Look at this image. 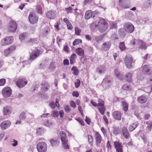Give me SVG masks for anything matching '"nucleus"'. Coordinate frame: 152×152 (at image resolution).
Returning <instances> with one entry per match:
<instances>
[{
  "label": "nucleus",
  "mask_w": 152,
  "mask_h": 152,
  "mask_svg": "<svg viewBox=\"0 0 152 152\" xmlns=\"http://www.w3.org/2000/svg\"><path fill=\"white\" fill-rule=\"evenodd\" d=\"M130 44L134 47L139 48L141 49H145L147 48V45L145 42L140 40L134 39L131 41Z\"/></svg>",
  "instance_id": "obj_1"
},
{
  "label": "nucleus",
  "mask_w": 152,
  "mask_h": 152,
  "mask_svg": "<svg viewBox=\"0 0 152 152\" xmlns=\"http://www.w3.org/2000/svg\"><path fill=\"white\" fill-rule=\"evenodd\" d=\"M108 27V24L104 19H100L97 24V28L99 31L103 33L105 31Z\"/></svg>",
  "instance_id": "obj_2"
},
{
  "label": "nucleus",
  "mask_w": 152,
  "mask_h": 152,
  "mask_svg": "<svg viewBox=\"0 0 152 152\" xmlns=\"http://www.w3.org/2000/svg\"><path fill=\"white\" fill-rule=\"evenodd\" d=\"M60 135L61 137V140L62 143L63 147L66 149H69V146L68 145V141L65 132L61 131L60 132Z\"/></svg>",
  "instance_id": "obj_3"
},
{
  "label": "nucleus",
  "mask_w": 152,
  "mask_h": 152,
  "mask_svg": "<svg viewBox=\"0 0 152 152\" xmlns=\"http://www.w3.org/2000/svg\"><path fill=\"white\" fill-rule=\"evenodd\" d=\"M124 29L126 32L131 34L134 31V27L132 23L129 22L124 24Z\"/></svg>",
  "instance_id": "obj_4"
},
{
  "label": "nucleus",
  "mask_w": 152,
  "mask_h": 152,
  "mask_svg": "<svg viewBox=\"0 0 152 152\" xmlns=\"http://www.w3.org/2000/svg\"><path fill=\"white\" fill-rule=\"evenodd\" d=\"M37 150L39 152H45L47 150V145L45 142H39L37 146Z\"/></svg>",
  "instance_id": "obj_5"
},
{
  "label": "nucleus",
  "mask_w": 152,
  "mask_h": 152,
  "mask_svg": "<svg viewBox=\"0 0 152 152\" xmlns=\"http://www.w3.org/2000/svg\"><path fill=\"white\" fill-rule=\"evenodd\" d=\"M133 63V59L132 56L130 55L126 56L125 59V65L127 68L130 69L132 67V64Z\"/></svg>",
  "instance_id": "obj_6"
},
{
  "label": "nucleus",
  "mask_w": 152,
  "mask_h": 152,
  "mask_svg": "<svg viewBox=\"0 0 152 152\" xmlns=\"http://www.w3.org/2000/svg\"><path fill=\"white\" fill-rule=\"evenodd\" d=\"M13 40L14 38L12 37H6L1 40V45L2 46H5L11 44L12 43Z\"/></svg>",
  "instance_id": "obj_7"
},
{
  "label": "nucleus",
  "mask_w": 152,
  "mask_h": 152,
  "mask_svg": "<svg viewBox=\"0 0 152 152\" xmlns=\"http://www.w3.org/2000/svg\"><path fill=\"white\" fill-rule=\"evenodd\" d=\"M12 107L11 106H6L2 109L3 115L4 116H7L10 115L12 112Z\"/></svg>",
  "instance_id": "obj_8"
},
{
  "label": "nucleus",
  "mask_w": 152,
  "mask_h": 152,
  "mask_svg": "<svg viewBox=\"0 0 152 152\" xmlns=\"http://www.w3.org/2000/svg\"><path fill=\"white\" fill-rule=\"evenodd\" d=\"M2 94L4 98H8L12 94V90L10 88L7 87L4 88L2 90Z\"/></svg>",
  "instance_id": "obj_9"
},
{
  "label": "nucleus",
  "mask_w": 152,
  "mask_h": 152,
  "mask_svg": "<svg viewBox=\"0 0 152 152\" xmlns=\"http://www.w3.org/2000/svg\"><path fill=\"white\" fill-rule=\"evenodd\" d=\"M130 4L129 0H119V6L122 8H129Z\"/></svg>",
  "instance_id": "obj_10"
},
{
  "label": "nucleus",
  "mask_w": 152,
  "mask_h": 152,
  "mask_svg": "<svg viewBox=\"0 0 152 152\" xmlns=\"http://www.w3.org/2000/svg\"><path fill=\"white\" fill-rule=\"evenodd\" d=\"M111 84V78L109 76H107L103 79L102 85L105 88H108Z\"/></svg>",
  "instance_id": "obj_11"
},
{
  "label": "nucleus",
  "mask_w": 152,
  "mask_h": 152,
  "mask_svg": "<svg viewBox=\"0 0 152 152\" xmlns=\"http://www.w3.org/2000/svg\"><path fill=\"white\" fill-rule=\"evenodd\" d=\"M98 103L99 110L102 115H103L104 114V112L105 110V107L104 106V102L102 99H98Z\"/></svg>",
  "instance_id": "obj_12"
},
{
  "label": "nucleus",
  "mask_w": 152,
  "mask_h": 152,
  "mask_svg": "<svg viewBox=\"0 0 152 152\" xmlns=\"http://www.w3.org/2000/svg\"><path fill=\"white\" fill-rule=\"evenodd\" d=\"M27 80L25 78L19 79L17 82V85L19 88H22L27 83Z\"/></svg>",
  "instance_id": "obj_13"
},
{
  "label": "nucleus",
  "mask_w": 152,
  "mask_h": 152,
  "mask_svg": "<svg viewBox=\"0 0 152 152\" xmlns=\"http://www.w3.org/2000/svg\"><path fill=\"white\" fill-rule=\"evenodd\" d=\"M38 18L35 13H31L29 15L28 19L30 22L32 24L36 23L38 20Z\"/></svg>",
  "instance_id": "obj_14"
},
{
  "label": "nucleus",
  "mask_w": 152,
  "mask_h": 152,
  "mask_svg": "<svg viewBox=\"0 0 152 152\" xmlns=\"http://www.w3.org/2000/svg\"><path fill=\"white\" fill-rule=\"evenodd\" d=\"M39 51L38 49L35 48L34 50H32L31 53H30V60H33L36 58L39 55Z\"/></svg>",
  "instance_id": "obj_15"
},
{
  "label": "nucleus",
  "mask_w": 152,
  "mask_h": 152,
  "mask_svg": "<svg viewBox=\"0 0 152 152\" xmlns=\"http://www.w3.org/2000/svg\"><path fill=\"white\" fill-rule=\"evenodd\" d=\"M95 139L96 140V144L97 146H100V144L102 140V138L99 133L96 132L95 133Z\"/></svg>",
  "instance_id": "obj_16"
},
{
  "label": "nucleus",
  "mask_w": 152,
  "mask_h": 152,
  "mask_svg": "<svg viewBox=\"0 0 152 152\" xmlns=\"http://www.w3.org/2000/svg\"><path fill=\"white\" fill-rule=\"evenodd\" d=\"M16 49V47L14 45H12L4 51V54L5 56H8L11 52L14 51Z\"/></svg>",
  "instance_id": "obj_17"
},
{
  "label": "nucleus",
  "mask_w": 152,
  "mask_h": 152,
  "mask_svg": "<svg viewBox=\"0 0 152 152\" xmlns=\"http://www.w3.org/2000/svg\"><path fill=\"white\" fill-rule=\"evenodd\" d=\"M11 123L9 121H5L2 122L0 125L1 129L2 130H5L8 128L11 125Z\"/></svg>",
  "instance_id": "obj_18"
},
{
  "label": "nucleus",
  "mask_w": 152,
  "mask_h": 152,
  "mask_svg": "<svg viewBox=\"0 0 152 152\" xmlns=\"http://www.w3.org/2000/svg\"><path fill=\"white\" fill-rule=\"evenodd\" d=\"M17 29V24L14 21H11L9 24L8 30L10 31L15 32Z\"/></svg>",
  "instance_id": "obj_19"
},
{
  "label": "nucleus",
  "mask_w": 152,
  "mask_h": 152,
  "mask_svg": "<svg viewBox=\"0 0 152 152\" xmlns=\"http://www.w3.org/2000/svg\"><path fill=\"white\" fill-rule=\"evenodd\" d=\"M41 90L43 92H47L50 88V86L49 83L46 81H45L41 84Z\"/></svg>",
  "instance_id": "obj_20"
},
{
  "label": "nucleus",
  "mask_w": 152,
  "mask_h": 152,
  "mask_svg": "<svg viewBox=\"0 0 152 152\" xmlns=\"http://www.w3.org/2000/svg\"><path fill=\"white\" fill-rule=\"evenodd\" d=\"M114 145L116 152H123V146L121 143L117 141H115Z\"/></svg>",
  "instance_id": "obj_21"
},
{
  "label": "nucleus",
  "mask_w": 152,
  "mask_h": 152,
  "mask_svg": "<svg viewBox=\"0 0 152 152\" xmlns=\"http://www.w3.org/2000/svg\"><path fill=\"white\" fill-rule=\"evenodd\" d=\"M46 16L49 19H53L56 17V12L55 11H50L46 13Z\"/></svg>",
  "instance_id": "obj_22"
},
{
  "label": "nucleus",
  "mask_w": 152,
  "mask_h": 152,
  "mask_svg": "<svg viewBox=\"0 0 152 152\" xmlns=\"http://www.w3.org/2000/svg\"><path fill=\"white\" fill-rule=\"evenodd\" d=\"M112 115L114 118L116 120H120L121 119V113L120 111H116L114 112Z\"/></svg>",
  "instance_id": "obj_23"
},
{
  "label": "nucleus",
  "mask_w": 152,
  "mask_h": 152,
  "mask_svg": "<svg viewBox=\"0 0 152 152\" xmlns=\"http://www.w3.org/2000/svg\"><path fill=\"white\" fill-rule=\"evenodd\" d=\"M142 71L145 75H149L152 73V71L147 65H145L143 66Z\"/></svg>",
  "instance_id": "obj_24"
},
{
  "label": "nucleus",
  "mask_w": 152,
  "mask_h": 152,
  "mask_svg": "<svg viewBox=\"0 0 152 152\" xmlns=\"http://www.w3.org/2000/svg\"><path fill=\"white\" fill-rule=\"evenodd\" d=\"M122 132L124 137L126 139H128L129 137V134L126 127H124L121 130Z\"/></svg>",
  "instance_id": "obj_25"
},
{
  "label": "nucleus",
  "mask_w": 152,
  "mask_h": 152,
  "mask_svg": "<svg viewBox=\"0 0 152 152\" xmlns=\"http://www.w3.org/2000/svg\"><path fill=\"white\" fill-rule=\"evenodd\" d=\"M111 44L110 42H108L104 43L102 46L101 49L104 50H107L110 48Z\"/></svg>",
  "instance_id": "obj_26"
},
{
  "label": "nucleus",
  "mask_w": 152,
  "mask_h": 152,
  "mask_svg": "<svg viewBox=\"0 0 152 152\" xmlns=\"http://www.w3.org/2000/svg\"><path fill=\"white\" fill-rule=\"evenodd\" d=\"M147 98L144 95H142L139 97L137 98L138 102L141 104L145 103L147 101Z\"/></svg>",
  "instance_id": "obj_27"
},
{
  "label": "nucleus",
  "mask_w": 152,
  "mask_h": 152,
  "mask_svg": "<svg viewBox=\"0 0 152 152\" xmlns=\"http://www.w3.org/2000/svg\"><path fill=\"white\" fill-rule=\"evenodd\" d=\"M43 124L44 125L49 127H51L54 125L53 123L51 120L49 121L47 120L45 121Z\"/></svg>",
  "instance_id": "obj_28"
},
{
  "label": "nucleus",
  "mask_w": 152,
  "mask_h": 152,
  "mask_svg": "<svg viewBox=\"0 0 152 152\" xmlns=\"http://www.w3.org/2000/svg\"><path fill=\"white\" fill-rule=\"evenodd\" d=\"M58 100L57 99H56L55 103L54 102H51L49 104L50 107L52 109H54L55 108L56 106L57 107H58L59 105L58 103Z\"/></svg>",
  "instance_id": "obj_29"
},
{
  "label": "nucleus",
  "mask_w": 152,
  "mask_h": 152,
  "mask_svg": "<svg viewBox=\"0 0 152 152\" xmlns=\"http://www.w3.org/2000/svg\"><path fill=\"white\" fill-rule=\"evenodd\" d=\"M75 52L77 55L81 56H83L84 54V50L81 48H78L76 49Z\"/></svg>",
  "instance_id": "obj_30"
},
{
  "label": "nucleus",
  "mask_w": 152,
  "mask_h": 152,
  "mask_svg": "<svg viewBox=\"0 0 152 152\" xmlns=\"http://www.w3.org/2000/svg\"><path fill=\"white\" fill-rule=\"evenodd\" d=\"M93 15V12L91 10L87 11L85 14V18L86 19H88L91 17Z\"/></svg>",
  "instance_id": "obj_31"
},
{
  "label": "nucleus",
  "mask_w": 152,
  "mask_h": 152,
  "mask_svg": "<svg viewBox=\"0 0 152 152\" xmlns=\"http://www.w3.org/2000/svg\"><path fill=\"white\" fill-rule=\"evenodd\" d=\"M122 88L125 90L129 91L132 89V87L129 83H126L122 87Z\"/></svg>",
  "instance_id": "obj_32"
},
{
  "label": "nucleus",
  "mask_w": 152,
  "mask_h": 152,
  "mask_svg": "<svg viewBox=\"0 0 152 152\" xmlns=\"http://www.w3.org/2000/svg\"><path fill=\"white\" fill-rule=\"evenodd\" d=\"M50 142L53 146H55L58 145L59 142L56 139H52L50 140Z\"/></svg>",
  "instance_id": "obj_33"
},
{
  "label": "nucleus",
  "mask_w": 152,
  "mask_h": 152,
  "mask_svg": "<svg viewBox=\"0 0 152 152\" xmlns=\"http://www.w3.org/2000/svg\"><path fill=\"white\" fill-rule=\"evenodd\" d=\"M34 115L27 112L26 120L28 122L34 118Z\"/></svg>",
  "instance_id": "obj_34"
},
{
  "label": "nucleus",
  "mask_w": 152,
  "mask_h": 152,
  "mask_svg": "<svg viewBox=\"0 0 152 152\" xmlns=\"http://www.w3.org/2000/svg\"><path fill=\"white\" fill-rule=\"evenodd\" d=\"M106 70V68L103 66H100L97 68V71L100 74L104 73Z\"/></svg>",
  "instance_id": "obj_35"
},
{
  "label": "nucleus",
  "mask_w": 152,
  "mask_h": 152,
  "mask_svg": "<svg viewBox=\"0 0 152 152\" xmlns=\"http://www.w3.org/2000/svg\"><path fill=\"white\" fill-rule=\"evenodd\" d=\"M132 74L128 72L126 75L125 79L128 82H130L132 80Z\"/></svg>",
  "instance_id": "obj_36"
},
{
  "label": "nucleus",
  "mask_w": 152,
  "mask_h": 152,
  "mask_svg": "<svg viewBox=\"0 0 152 152\" xmlns=\"http://www.w3.org/2000/svg\"><path fill=\"white\" fill-rule=\"evenodd\" d=\"M27 112H23L20 114L19 118L20 120L26 119Z\"/></svg>",
  "instance_id": "obj_37"
},
{
  "label": "nucleus",
  "mask_w": 152,
  "mask_h": 152,
  "mask_svg": "<svg viewBox=\"0 0 152 152\" xmlns=\"http://www.w3.org/2000/svg\"><path fill=\"white\" fill-rule=\"evenodd\" d=\"M115 74L116 76L119 79L121 80L123 79L122 75L120 74L118 70L116 69L115 70Z\"/></svg>",
  "instance_id": "obj_38"
},
{
  "label": "nucleus",
  "mask_w": 152,
  "mask_h": 152,
  "mask_svg": "<svg viewBox=\"0 0 152 152\" xmlns=\"http://www.w3.org/2000/svg\"><path fill=\"white\" fill-rule=\"evenodd\" d=\"M151 3V0H146L144 1L143 3V7L145 8L149 7L150 6Z\"/></svg>",
  "instance_id": "obj_39"
},
{
  "label": "nucleus",
  "mask_w": 152,
  "mask_h": 152,
  "mask_svg": "<svg viewBox=\"0 0 152 152\" xmlns=\"http://www.w3.org/2000/svg\"><path fill=\"white\" fill-rule=\"evenodd\" d=\"M28 36V34L27 33H24L21 34L19 37L20 39L22 41L26 38Z\"/></svg>",
  "instance_id": "obj_40"
},
{
  "label": "nucleus",
  "mask_w": 152,
  "mask_h": 152,
  "mask_svg": "<svg viewBox=\"0 0 152 152\" xmlns=\"http://www.w3.org/2000/svg\"><path fill=\"white\" fill-rule=\"evenodd\" d=\"M122 105L124 110L127 111L128 108V104L125 101H124L122 102Z\"/></svg>",
  "instance_id": "obj_41"
},
{
  "label": "nucleus",
  "mask_w": 152,
  "mask_h": 152,
  "mask_svg": "<svg viewBox=\"0 0 152 152\" xmlns=\"http://www.w3.org/2000/svg\"><path fill=\"white\" fill-rule=\"evenodd\" d=\"M138 126L137 123H135L132 124L129 127V129L130 131H132L134 130Z\"/></svg>",
  "instance_id": "obj_42"
},
{
  "label": "nucleus",
  "mask_w": 152,
  "mask_h": 152,
  "mask_svg": "<svg viewBox=\"0 0 152 152\" xmlns=\"http://www.w3.org/2000/svg\"><path fill=\"white\" fill-rule=\"evenodd\" d=\"M76 56V54L75 53L72 54L70 58V64H73L75 61V57Z\"/></svg>",
  "instance_id": "obj_43"
},
{
  "label": "nucleus",
  "mask_w": 152,
  "mask_h": 152,
  "mask_svg": "<svg viewBox=\"0 0 152 152\" xmlns=\"http://www.w3.org/2000/svg\"><path fill=\"white\" fill-rule=\"evenodd\" d=\"M90 28L92 31H94L96 28H97V24H96L94 23H92L90 25Z\"/></svg>",
  "instance_id": "obj_44"
},
{
  "label": "nucleus",
  "mask_w": 152,
  "mask_h": 152,
  "mask_svg": "<svg viewBox=\"0 0 152 152\" xmlns=\"http://www.w3.org/2000/svg\"><path fill=\"white\" fill-rule=\"evenodd\" d=\"M44 132V129L41 127H39L37 129V133L38 135H40L42 134Z\"/></svg>",
  "instance_id": "obj_45"
},
{
  "label": "nucleus",
  "mask_w": 152,
  "mask_h": 152,
  "mask_svg": "<svg viewBox=\"0 0 152 152\" xmlns=\"http://www.w3.org/2000/svg\"><path fill=\"white\" fill-rule=\"evenodd\" d=\"M72 71H73V73L75 75H77L79 73V71L76 66H73L71 69Z\"/></svg>",
  "instance_id": "obj_46"
},
{
  "label": "nucleus",
  "mask_w": 152,
  "mask_h": 152,
  "mask_svg": "<svg viewBox=\"0 0 152 152\" xmlns=\"http://www.w3.org/2000/svg\"><path fill=\"white\" fill-rule=\"evenodd\" d=\"M119 48L121 51H124L126 49V47L124 42H121L120 43Z\"/></svg>",
  "instance_id": "obj_47"
},
{
  "label": "nucleus",
  "mask_w": 152,
  "mask_h": 152,
  "mask_svg": "<svg viewBox=\"0 0 152 152\" xmlns=\"http://www.w3.org/2000/svg\"><path fill=\"white\" fill-rule=\"evenodd\" d=\"M36 9L37 12L38 13L42 15V8L41 6L39 5H37V7Z\"/></svg>",
  "instance_id": "obj_48"
},
{
  "label": "nucleus",
  "mask_w": 152,
  "mask_h": 152,
  "mask_svg": "<svg viewBox=\"0 0 152 152\" xmlns=\"http://www.w3.org/2000/svg\"><path fill=\"white\" fill-rule=\"evenodd\" d=\"M82 42V40L79 39H75L73 42V45L74 46L78 45Z\"/></svg>",
  "instance_id": "obj_49"
},
{
  "label": "nucleus",
  "mask_w": 152,
  "mask_h": 152,
  "mask_svg": "<svg viewBox=\"0 0 152 152\" xmlns=\"http://www.w3.org/2000/svg\"><path fill=\"white\" fill-rule=\"evenodd\" d=\"M50 31V29L48 27H46L43 31V33L45 35H47Z\"/></svg>",
  "instance_id": "obj_50"
},
{
  "label": "nucleus",
  "mask_w": 152,
  "mask_h": 152,
  "mask_svg": "<svg viewBox=\"0 0 152 152\" xmlns=\"http://www.w3.org/2000/svg\"><path fill=\"white\" fill-rule=\"evenodd\" d=\"M146 124L148 125L147 126L148 130L149 131H151L152 127V122H146Z\"/></svg>",
  "instance_id": "obj_51"
},
{
  "label": "nucleus",
  "mask_w": 152,
  "mask_h": 152,
  "mask_svg": "<svg viewBox=\"0 0 152 152\" xmlns=\"http://www.w3.org/2000/svg\"><path fill=\"white\" fill-rule=\"evenodd\" d=\"M51 115L54 117H57L59 116L58 112L56 110H53L52 112Z\"/></svg>",
  "instance_id": "obj_52"
},
{
  "label": "nucleus",
  "mask_w": 152,
  "mask_h": 152,
  "mask_svg": "<svg viewBox=\"0 0 152 152\" xmlns=\"http://www.w3.org/2000/svg\"><path fill=\"white\" fill-rule=\"evenodd\" d=\"M88 140L89 143L91 145L93 141V137L92 136L90 135H88Z\"/></svg>",
  "instance_id": "obj_53"
},
{
  "label": "nucleus",
  "mask_w": 152,
  "mask_h": 152,
  "mask_svg": "<svg viewBox=\"0 0 152 152\" xmlns=\"http://www.w3.org/2000/svg\"><path fill=\"white\" fill-rule=\"evenodd\" d=\"M145 91L147 93L150 92L152 91V85L149 86L145 88Z\"/></svg>",
  "instance_id": "obj_54"
},
{
  "label": "nucleus",
  "mask_w": 152,
  "mask_h": 152,
  "mask_svg": "<svg viewBox=\"0 0 152 152\" xmlns=\"http://www.w3.org/2000/svg\"><path fill=\"white\" fill-rule=\"evenodd\" d=\"M75 33L77 35H79L81 32V30L77 27H76L75 28Z\"/></svg>",
  "instance_id": "obj_55"
},
{
  "label": "nucleus",
  "mask_w": 152,
  "mask_h": 152,
  "mask_svg": "<svg viewBox=\"0 0 152 152\" xmlns=\"http://www.w3.org/2000/svg\"><path fill=\"white\" fill-rule=\"evenodd\" d=\"M116 27V23L115 22H112L110 24V28H115Z\"/></svg>",
  "instance_id": "obj_56"
},
{
  "label": "nucleus",
  "mask_w": 152,
  "mask_h": 152,
  "mask_svg": "<svg viewBox=\"0 0 152 152\" xmlns=\"http://www.w3.org/2000/svg\"><path fill=\"white\" fill-rule=\"evenodd\" d=\"M80 81L79 79H77L75 83V87L76 88H78L80 86Z\"/></svg>",
  "instance_id": "obj_57"
},
{
  "label": "nucleus",
  "mask_w": 152,
  "mask_h": 152,
  "mask_svg": "<svg viewBox=\"0 0 152 152\" xmlns=\"http://www.w3.org/2000/svg\"><path fill=\"white\" fill-rule=\"evenodd\" d=\"M11 142H13L12 144V145L14 147L18 145V141L15 139H12L11 141Z\"/></svg>",
  "instance_id": "obj_58"
},
{
  "label": "nucleus",
  "mask_w": 152,
  "mask_h": 152,
  "mask_svg": "<svg viewBox=\"0 0 152 152\" xmlns=\"http://www.w3.org/2000/svg\"><path fill=\"white\" fill-rule=\"evenodd\" d=\"M125 33L124 30L122 28H120L119 30L118 33L119 35L121 36H123Z\"/></svg>",
  "instance_id": "obj_59"
},
{
  "label": "nucleus",
  "mask_w": 152,
  "mask_h": 152,
  "mask_svg": "<svg viewBox=\"0 0 152 152\" xmlns=\"http://www.w3.org/2000/svg\"><path fill=\"white\" fill-rule=\"evenodd\" d=\"M6 83V80L4 79H0V86L4 85Z\"/></svg>",
  "instance_id": "obj_60"
},
{
  "label": "nucleus",
  "mask_w": 152,
  "mask_h": 152,
  "mask_svg": "<svg viewBox=\"0 0 152 152\" xmlns=\"http://www.w3.org/2000/svg\"><path fill=\"white\" fill-rule=\"evenodd\" d=\"M50 114L49 113H44L42 114L41 116V118H47L50 117Z\"/></svg>",
  "instance_id": "obj_61"
},
{
  "label": "nucleus",
  "mask_w": 152,
  "mask_h": 152,
  "mask_svg": "<svg viewBox=\"0 0 152 152\" xmlns=\"http://www.w3.org/2000/svg\"><path fill=\"white\" fill-rule=\"evenodd\" d=\"M64 110L67 113H69L70 111V107L69 106H66L64 107Z\"/></svg>",
  "instance_id": "obj_62"
},
{
  "label": "nucleus",
  "mask_w": 152,
  "mask_h": 152,
  "mask_svg": "<svg viewBox=\"0 0 152 152\" xmlns=\"http://www.w3.org/2000/svg\"><path fill=\"white\" fill-rule=\"evenodd\" d=\"M72 8L71 7H69L68 8H66L65 10L66 11V12L67 13H69V12L71 13V11L72 10Z\"/></svg>",
  "instance_id": "obj_63"
},
{
  "label": "nucleus",
  "mask_w": 152,
  "mask_h": 152,
  "mask_svg": "<svg viewBox=\"0 0 152 152\" xmlns=\"http://www.w3.org/2000/svg\"><path fill=\"white\" fill-rule=\"evenodd\" d=\"M63 64L64 65L67 66L69 64V61L67 59H65L63 61Z\"/></svg>",
  "instance_id": "obj_64"
}]
</instances>
